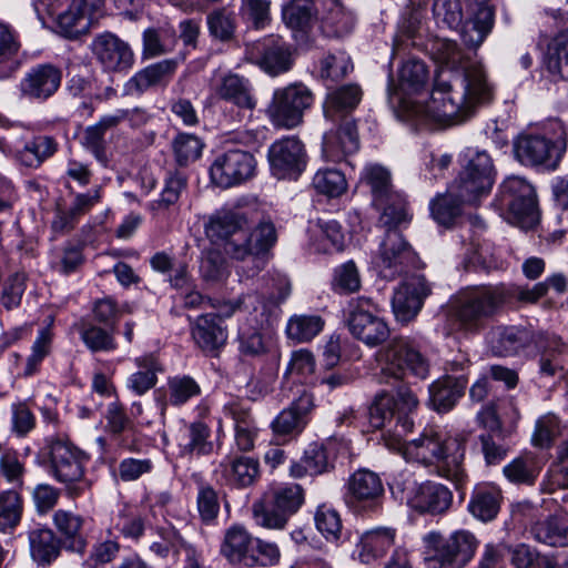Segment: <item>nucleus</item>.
Masks as SVG:
<instances>
[{"mask_svg": "<svg viewBox=\"0 0 568 568\" xmlns=\"http://www.w3.org/2000/svg\"><path fill=\"white\" fill-rule=\"evenodd\" d=\"M418 398L407 387H399L396 396L378 393L369 407V424L381 429L386 447L402 452L406 459L432 468L439 477L452 481L457 489L467 481L464 468L467 437L437 428H426L419 437L407 442L413 430L410 414L417 408Z\"/></svg>", "mask_w": 568, "mask_h": 568, "instance_id": "1", "label": "nucleus"}, {"mask_svg": "<svg viewBox=\"0 0 568 568\" xmlns=\"http://www.w3.org/2000/svg\"><path fill=\"white\" fill-rule=\"evenodd\" d=\"M491 97L493 89L479 67L468 69L465 74L442 70L429 98L400 99L396 115L419 128L454 125L467 120L478 104L488 102Z\"/></svg>", "mask_w": 568, "mask_h": 568, "instance_id": "2", "label": "nucleus"}, {"mask_svg": "<svg viewBox=\"0 0 568 568\" xmlns=\"http://www.w3.org/2000/svg\"><path fill=\"white\" fill-rule=\"evenodd\" d=\"M515 296L521 302L537 301L531 288H514L504 283L476 285L457 294L452 303V314L460 331L476 334Z\"/></svg>", "mask_w": 568, "mask_h": 568, "instance_id": "3", "label": "nucleus"}, {"mask_svg": "<svg viewBox=\"0 0 568 568\" xmlns=\"http://www.w3.org/2000/svg\"><path fill=\"white\" fill-rule=\"evenodd\" d=\"M558 131L556 136L540 133H521L514 140V154L518 162L525 166L541 168L554 171L567 148V133L561 122L551 123Z\"/></svg>", "mask_w": 568, "mask_h": 568, "instance_id": "4", "label": "nucleus"}, {"mask_svg": "<svg viewBox=\"0 0 568 568\" xmlns=\"http://www.w3.org/2000/svg\"><path fill=\"white\" fill-rule=\"evenodd\" d=\"M304 499V489L298 484L275 487L253 503V519L260 527L282 530L300 510Z\"/></svg>", "mask_w": 568, "mask_h": 568, "instance_id": "5", "label": "nucleus"}, {"mask_svg": "<svg viewBox=\"0 0 568 568\" xmlns=\"http://www.w3.org/2000/svg\"><path fill=\"white\" fill-rule=\"evenodd\" d=\"M47 450L50 474L65 486L70 496H79L89 489L90 481L84 478V467L89 457L84 452L61 438L50 439Z\"/></svg>", "mask_w": 568, "mask_h": 568, "instance_id": "6", "label": "nucleus"}, {"mask_svg": "<svg viewBox=\"0 0 568 568\" xmlns=\"http://www.w3.org/2000/svg\"><path fill=\"white\" fill-rule=\"evenodd\" d=\"M379 381L389 384L390 379L399 381L412 375L425 379L429 375L430 364L422 354L418 345L408 337H396L379 352Z\"/></svg>", "mask_w": 568, "mask_h": 568, "instance_id": "7", "label": "nucleus"}, {"mask_svg": "<svg viewBox=\"0 0 568 568\" xmlns=\"http://www.w3.org/2000/svg\"><path fill=\"white\" fill-rule=\"evenodd\" d=\"M361 182L371 189L373 205L382 211L381 222L385 226H398L409 220L407 202L403 194L393 190L390 172L383 165H365Z\"/></svg>", "mask_w": 568, "mask_h": 568, "instance_id": "8", "label": "nucleus"}, {"mask_svg": "<svg viewBox=\"0 0 568 568\" xmlns=\"http://www.w3.org/2000/svg\"><path fill=\"white\" fill-rule=\"evenodd\" d=\"M314 102L313 92L303 83H291L274 91L266 114L274 126L294 129Z\"/></svg>", "mask_w": 568, "mask_h": 568, "instance_id": "9", "label": "nucleus"}, {"mask_svg": "<svg viewBox=\"0 0 568 568\" xmlns=\"http://www.w3.org/2000/svg\"><path fill=\"white\" fill-rule=\"evenodd\" d=\"M426 549L433 554L430 561L438 562L433 568H464L474 557L478 541L468 530H457L444 537L430 531L424 537Z\"/></svg>", "mask_w": 568, "mask_h": 568, "instance_id": "10", "label": "nucleus"}, {"mask_svg": "<svg viewBox=\"0 0 568 568\" xmlns=\"http://www.w3.org/2000/svg\"><path fill=\"white\" fill-rule=\"evenodd\" d=\"M346 322L351 334L369 347L383 344L389 336L381 308L372 298L362 296L352 300Z\"/></svg>", "mask_w": 568, "mask_h": 568, "instance_id": "11", "label": "nucleus"}, {"mask_svg": "<svg viewBox=\"0 0 568 568\" xmlns=\"http://www.w3.org/2000/svg\"><path fill=\"white\" fill-rule=\"evenodd\" d=\"M500 201L508 209L511 222L520 227L528 229L538 222L536 192L526 179L507 178L500 185Z\"/></svg>", "mask_w": 568, "mask_h": 568, "instance_id": "12", "label": "nucleus"}, {"mask_svg": "<svg viewBox=\"0 0 568 568\" xmlns=\"http://www.w3.org/2000/svg\"><path fill=\"white\" fill-rule=\"evenodd\" d=\"M468 201L487 195L494 184V165L485 151L467 149L463 154V170L455 182Z\"/></svg>", "mask_w": 568, "mask_h": 568, "instance_id": "13", "label": "nucleus"}, {"mask_svg": "<svg viewBox=\"0 0 568 568\" xmlns=\"http://www.w3.org/2000/svg\"><path fill=\"white\" fill-rule=\"evenodd\" d=\"M256 161L247 151L227 150L219 154L211 164V181L223 189L239 185L255 174Z\"/></svg>", "mask_w": 568, "mask_h": 568, "instance_id": "14", "label": "nucleus"}, {"mask_svg": "<svg viewBox=\"0 0 568 568\" xmlns=\"http://www.w3.org/2000/svg\"><path fill=\"white\" fill-rule=\"evenodd\" d=\"M277 241V234L274 224L271 221L260 222L250 235L242 241H230L225 245V253L237 261H244L252 257L255 272L262 270L265 264V256Z\"/></svg>", "mask_w": 568, "mask_h": 568, "instance_id": "15", "label": "nucleus"}, {"mask_svg": "<svg viewBox=\"0 0 568 568\" xmlns=\"http://www.w3.org/2000/svg\"><path fill=\"white\" fill-rule=\"evenodd\" d=\"M246 53L253 63L272 77L290 71L294 63L292 45L278 36L247 44Z\"/></svg>", "mask_w": 568, "mask_h": 568, "instance_id": "16", "label": "nucleus"}, {"mask_svg": "<svg viewBox=\"0 0 568 568\" xmlns=\"http://www.w3.org/2000/svg\"><path fill=\"white\" fill-rule=\"evenodd\" d=\"M268 162L277 179H296L305 169V150L297 138L275 141L268 149Z\"/></svg>", "mask_w": 568, "mask_h": 568, "instance_id": "17", "label": "nucleus"}, {"mask_svg": "<svg viewBox=\"0 0 568 568\" xmlns=\"http://www.w3.org/2000/svg\"><path fill=\"white\" fill-rule=\"evenodd\" d=\"M91 50L106 72H126L134 64V53L129 43L113 33L104 32L97 36L92 41Z\"/></svg>", "mask_w": 568, "mask_h": 568, "instance_id": "18", "label": "nucleus"}, {"mask_svg": "<svg viewBox=\"0 0 568 568\" xmlns=\"http://www.w3.org/2000/svg\"><path fill=\"white\" fill-rule=\"evenodd\" d=\"M103 4V0H72L57 18V32L68 39L87 33L92 22L101 16Z\"/></svg>", "mask_w": 568, "mask_h": 568, "instance_id": "19", "label": "nucleus"}, {"mask_svg": "<svg viewBox=\"0 0 568 568\" xmlns=\"http://www.w3.org/2000/svg\"><path fill=\"white\" fill-rule=\"evenodd\" d=\"M387 227L379 248V267L385 277H394L415 262V253L403 235L395 230L396 226Z\"/></svg>", "mask_w": 568, "mask_h": 568, "instance_id": "20", "label": "nucleus"}, {"mask_svg": "<svg viewBox=\"0 0 568 568\" xmlns=\"http://www.w3.org/2000/svg\"><path fill=\"white\" fill-rule=\"evenodd\" d=\"M430 294V286L424 277L417 276L403 283L394 293L393 312L400 323L413 321L420 312L424 300Z\"/></svg>", "mask_w": 568, "mask_h": 568, "instance_id": "21", "label": "nucleus"}, {"mask_svg": "<svg viewBox=\"0 0 568 568\" xmlns=\"http://www.w3.org/2000/svg\"><path fill=\"white\" fill-rule=\"evenodd\" d=\"M407 504L419 514L442 515L450 508L453 493L443 484L427 480L412 489Z\"/></svg>", "mask_w": 568, "mask_h": 568, "instance_id": "22", "label": "nucleus"}, {"mask_svg": "<svg viewBox=\"0 0 568 568\" xmlns=\"http://www.w3.org/2000/svg\"><path fill=\"white\" fill-rule=\"evenodd\" d=\"M62 73L57 67L45 63L31 68L20 81L21 95L44 101L52 97L61 84Z\"/></svg>", "mask_w": 568, "mask_h": 568, "instance_id": "23", "label": "nucleus"}, {"mask_svg": "<svg viewBox=\"0 0 568 568\" xmlns=\"http://www.w3.org/2000/svg\"><path fill=\"white\" fill-rule=\"evenodd\" d=\"M275 293H271L268 297L257 294L256 304L251 307L248 325L264 328L271 326L280 314V304L283 303L291 294V283L286 276L277 275L273 278Z\"/></svg>", "mask_w": 568, "mask_h": 568, "instance_id": "24", "label": "nucleus"}, {"mask_svg": "<svg viewBox=\"0 0 568 568\" xmlns=\"http://www.w3.org/2000/svg\"><path fill=\"white\" fill-rule=\"evenodd\" d=\"M475 202L466 200V195L463 194L460 187L453 183L446 192L438 193L430 200V216L438 225L452 229L462 217L464 205Z\"/></svg>", "mask_w": 568, "mask_h": 568, "instance_id": "25", "label": "nucleus"}, {"mask_svg": "<svg viewBox=\"0 0 568 568\" xmlns=\"http://www.w3.org/2000/svg\"><path fill=\"white\" fill-rule=\"evenodd\" d=\"M212 92L216 98L232 102L241 109L253 110L256 106L251 81L231 71L221 74L213 82Z\"/></svg>", "mask_w": 568, "mask_h": 568, "instance_id": "26", "label": "nucleus"}, {"mask_svg": "<svg viewBox=\"0 0 568 568\" xmlns=\"http://www.w3.org/2000/svg\"><path fill=\"white\" fill-rule=\"evenodd\" d=\"M254 544L255 537L244 526L235 524L225 530L220 551L232 564L256 567Z\"/></svg>", "mask_w": 568, "mask_h": 568, "instance_id": "27", "label": "nucleus"}, {"mask_svg": "<svg viewBox=\"0 0 568 568\" xmlns=\"http://www.w3.org/2000/svg\"><path fill=\"white\" fill-rule=\"evenodd\" d=\"M359 148L356 124L353 119L345 118L336 130L323 136V154L332 162H338L348 154L355 153Z\"/></svg>", "mask_w": 568, "mask_h": 568, "instance_id": "28", "label": "nucleus"}, {"mask_svg": "<svg viewBox=\"0 0 568 568\" xmlns=\"http://www.w3.org/2000/svg\"><path fill=\"white\" fill-rule=\"evenodd\" d=\"M176 70L174 60H162L150 64L131 77L123 87L124 95H141L158 85H166Z\"/></svg>", "mask_w": 568, "mask_h": 568, "instance_id": "29", "label": "nucleus"}, {"mask_svg": "<svg viewBox=\"0 0 568 568\" xmlns=\"http://www.w3.org/2000/svg\"><path fill=\"white\" fill-rule=\"evenodd\" d=\"M313 407V397L305 389L302 390L298 398L283 409L272 422L271 427L275 435L287 436L300 434L307 420L306 416Z\"/></svg>", "mask_w": 568, "mask_h": 568, "instance_id": "30", "label": "nucleus"}, {"mask_svg": "<svg viewBox=\"0 0 568 568\" xmlns=\"http://www.w3.org/2000/svg\"><path fill=\"white\" fill-rule=\"evenodd\" d=\"M223 410L234 422V443L239 450L251 452L258 435V428L248 407L237 400L227 402Z\"/></svg>", "mask_w": 568, "mask_h": 568, "instance_id": "31", "label": "nucleus"}, {"mask_svg": "<svg viewBox=\"0 0 568 568\" xmlns=\"http://www.w3.org/2000/svg\"><path fill=\"white\" fill-rule=\"evenodd\" d=\"M190 328L195 344L206 353L213 354L226 343V327L216 321L213 313L197 316L191 323Z\"/></svg>", "mask_w": 568, "mask_h": 568, "instance_id": "32", "label": "nucleus"}, {"mask_svg": "<svg viewBox=\"0 0 568 568\" xmlns=\"http://www.w3.org/2000/svg\"><path fill=\"white\" fill-rule=\"evenodd\" d=\"M397 544L396 529L377 527L365 531L356 545L357 558L363 564H371L386 555Z\"/></svg>", "mask_w": 568, "mask_h": 568, "instance_id": "33", "label": "nucleus"}, {"mask_svg": "<svg viewBox=\"0 0 568 568\" xmlns=\"http://www.w3.org/2000/svg\"><path fill=\"white\" fill-rule=\"evenodd\" d=\"M464 375H445L429 385V404L438 413L449 412L462 398L467 386Z\"/></svg>", "mask_w": 568, "mask_h": 568, "instance_id": "34", "label": "nucleus"}, {"mask_svg": "<svg viewBox=\"0 0 568 568\" xmlns=\"http://www.w3.org/2000/svg\"><path fill=\"white\" fill-rule=\"evenodd\" d=\"M100 200L98 190L88 193H79L69 209L58 206L51 222V230L58 235L67 234L72 231L79 222V219L88 213L91 207Z\"/></svg>", "mask_w": 568, "mask_h": 568, "instance_id": "35", "label": "nucleus"}, {"mask_svg": "<svg viewBox=\"0 0 568 568\" xmlns=\"http://www.w3.org/2000/svg\"><path fill=\"white\" fill-rule=\"evenodd\" d=\"M531 342L529 331L520 326H496L488 334L491 352L497 356H511Z\"/></svg>", "mask_w": 568, "mask_h": 568, "instance_id": "36", "label": "nucleus"}, {"mask_svg": "<svg viewBox=\"0 0 568 568\" xmlns=\"http://www.w3.org/2000/svg\"><path fill=\"white\" fill-rule=\"evenodd\" d=\"M428 70L426 64L420 60H408L399 70V91L402 97L395 94L390 97V103L395 110L398 106L400 99H422L419 97L422 90L428 82Z\"/></svg>", "mask_w": 568, "mask_h": 568, "instance_id": "37", "label": "nucleus"}, {"mask_svg": "<svg viewBox=\"0 0 568 568\" xmlns=\"http://www.w3.org/2000/svg\"><path fill=\"white\" fill-rule=\"evenodd\" d=\"M430 53L436 63L449 70L448 73L465 74L474 67L484 70L480 63L473 62L453 40L435 39L430 44Z\"/></svg>", "mask_w": 568, "mask_h": 568, "instance_id": "38", "label": "nucleus"}, {"mask_svg": "<svg viewBox=\"0 0 568 568\" xmlns=\"http://www.w3.org/2000/svg\"><path fill=\"white\" fill-rule=\"evenodd\" d=\"M246 223L243 215L223 207L212 213L204 225L206 236L214 243L224 242V246Z\"/></svg>", "mask_w": 568, "mask_h": 568, "instance_id": "39", "label": "nucleus"}, {"mask_svg": "<svg viewBox=\"0 0 568 568\" xmlns=\"http://www.w3.org/2000/svg\"><path fill=\"white\" fill-rule=\"evenodd\" d=\"M348 497L356 503L376 505L384 493L379 476L369 469H358L347 481Z\"/></svg>", "mask_w": 568, "mask_h": 568, "instance_id": "40", "label": "nucleus"}, {"mask_svg": "<svg viewBox=\"0 0 568 568\" xmlns=\"http://www.w3.org/2000/svg\"><path fill=\"white\" fill-rule=\"evenodd\" d=\"M57 150L55 140L48 135L33 136L24 142L18 140L14 160L23 166L37 169L53 156Z\"/></svg>", "mask_w": 568, "mask_h": 568, "instance_id": "41", "label": "nucleus"}, {"mask_svg": "<svg viewBox=\"0 0 568 568\" xmlns=\"http://www.w3.org/2000/svg\"><path fill=\"white\" fill-rule=\"evenodd\" d=\"M362 100V90L357 84H345L327 94L324 114L332 121L344 120Z\"/></svg>", "mask_w": 568, "mask_h": 568, "instance_id": "42", "label": "nucleus"}, {"mask_svg": "<svg viewBox=\"0 0 568 568\" xmlns=\"http://www.w3.org/2000/svg\"><path fill=\"white\" fill-rule=\"evenodd\" d=\"M501 491L494 485H477L468 503L469 513L481 521L493 520L500 507Z\"/></svg>", "mask_w": 568, "mask_h": 568, "instance_id": "43", "label": "nucleus"}, {"mask_svg": "<svg viewBox=\"0 0 568 568\" xmlns=\"http://www.w3.org/2000/svg\"><path fill=\"white\" fill-rule=\"evenodd\" d=\"M225 481L237 488H244L253 485L260 475V464L257 459L247 456H241L220 465Z\"/></svg>", "mask_w": 568, "mask_h": 568, "instance_id": "44", "label": "nucleus"}, {"mask_svg": "<svg viewBox=\"0 0 568 568\" xmlns=\"http://www.w3.org/2000/svg\"><path fill=\"white\" fill-rule=\"evenodd\" d=\"M318 18L316 6L310 2L290 0L282 7V19L285 26L303 36L311 31L318 22Z\"/></svg>", "mask_w": 568, "mask_h": 568, "instance_id": "45", "label": "nucleus"}, {"mask_svg": "<svg viewBox=\"0 0 568 568\" xmlns=\"http://www.w3.org/2000/svg\"><path fill=\"white\" fill-rule=\"evenodd\" d=\"M320 28L326 37L348 34L354 27V17L338 1H331L318 18Z\"/></svg>", "mask_w": 568, "mask_h": 568, "instance_id": "46", "label": "nucleus"}, {"mask_svg": "<svg viewBox=\"0 0 568 568\" xmlns=\"http://www.w3.org/2000/svg\"><path fill=\"white\" fill-rule=\"evenodd\" d=\"M84 519L70 510L59 509L53 514V524L63 536L67 547L75 552L83 554L87 540L81 534Z\"/></svg>", "mask_w": 568, "mask_h": 568, "instance_id": "47", "label": "nucleus"}, {"mask_svg": "<svg viewBox=\"0 0 568 568\" xmlns=\"http://www.w3.org/2000/svg\"><path fill=\"white\" fill-rule=\"evenodd\" d=\"M531 534L539 542L551 547L568 546V518L559 515L548 516L531 527Z\"/></svg>", "mask_w": 568, "mask_h": 568, "instance_id": "48", "label": "nucleus"}, {"mask_svg": "<svg viewBox=\"0 0 568 568\" xmlns=\"http://www.w3.org/2000/svg\"><path fill=\"white\" fill-rule=\"evenodd\" d=\"M29 546L31 557L41 565L50 564L60 554V541L49 528L38 527L29 531Z\"/></svg>", "mask_w": 568, "mask_h": 568, "instance_id": "49", "label": "nucleus"}, {"mask_svg": "<svg viewBox=\"0 0 568 568\" xmlns=\"http://www.w3.org/2000/svg\"><path fill=\"white\" fill-rule=\"evenodd\" d=\"M313 246L321 253L341 252L345 245V236L337 221L318 220L312 229Z\"/></svg>", "mask_w": 568, "mask_h": 568, "instance_id": "50", "label": "nucleus"}, {"mask_svg": "<svg viewBox=\"0 0 568 568\" xmlns=\"http://www.w3.org/2000/svg\"><path fill=\"white\" fill-rule=\"evenodd\" d=\"M470 13L473 17L463 26L462 39L466 45L478 48L493 29L494 13L489 7H480Z\"/></svg>", "mask_w": 568, "mask_h": 568, "instance_id": "51", "label": "nucleus"}, {"mask_svg": "<svg viewBox=\"0 0 568 568\" xmlns=\"http://www.w3.org/2000/svg\"><path fill=\"white\" fill-rule=\"evenodd\" d=\"M138 371L128 378L126 386L135 395H143L153 388L158 382L156 374L162 371L154 355H145L135 358Z\"/></svg>", "mask_w": 568, "mask_h": 568, "instance_id": "52", "label": "nucleus"}, {"mask_svg": "<svg viewBox=\"0 0 568 568\" xmlns=\"http://www.w3.org/2000/svg\"><path fill=\"white\" fill-rule=\"evenodd\" d=\"M545 65L555 81L568 80V29L548 44Z\"/></svg>", "mask_w": 568, "mask_h": 568, "instance_id": "53", "label": "nucleus"}, {"mask_svg": "<svg viewBox=\"0 0 568 568\" xmlns=\"http://www.w3.org/2000/svg\"><path fill=\"white\" fill-rule=\"evenodd\" d=\"M20 48L17 33L8 24L0 22V79L10 78L19 69Z\"/></svg>", "mask_w": 568, "mask_h": 568, "instance_id": "54", "label": "nucleus"}, {"mask_svg": "<svg viewBox=\"0 0 568 568\" xmlns=\"http://www.w3.org/2000/svg\"><path fill=\"white\" fill-rule=\"evenodd\" d=\"M329 467L326 449L320 443H311L304 452L301 462L293 463L290 467V475L294 478H302L306 475H320Z\"/></svg>", "mask_w": 568, "mask_h": 568, "instance_id": "55", "label": "nucleus"}, {"mask_svg": "<svg viewBox=\"0 0 568 568\" xmlns=\"http://www.w3.org/2000/svg\"><path fill=\"white\" fill-rule=\"evenodd\" d=\"M324 327V321L318 315H293L286 324V335L296 343L312 341Z\"/></svg>", "mask_w": 568, "mask_h": 568, "instance_id": "56", "label": "nucleus"}, {"mask_svg": "<svg viewBox=\"0 0 568 568\" xmlns=\"http://www.w3.org/2000/svg\"><path fill=\"white\" fill-rule=\"evenodd\" d=\"M22 499L14 490L0 493V531L10 532L20 523L22 516Z\"/></svg>", "mask_w": 568, "mask_h": 568, "instance_id": "57", "label": "nucleus"}, {"mask_svg": "<svg viewBox=\"0 0 568 568\" xmlns=\"http://www.w3.org/2000/svg\"><path fill=\"white\" fill-rule=\"evenodd\" d=\"M549 491L568 488V437L556 449V457L547 471Z\"/></svg>", "mask_w": 568, "mask_h": 568, "instance_id": "58", "label": "nucleus"}, {"mask_svg": "<svg viewBox=\"0 0 568 568\" xmlns=\"http://www.w3.org/2000/svg\"><path fill=\"white\" fill-rule=\"evenodd\" d=\"M506 478L515 484H532L539 473L536 458L531 454H525L504 467Z\"/></svg>", "mask_w": 568, "mask_h": 568, "instance_id": "59", "label": "nucleus"}, {"mask_svg": "<svg viewBox=\"0 0 568 568\" xmlns=\"http://www.w3.org/2000/svg\"><path fill=\"white\" fill-rule=\"evenodd\" d=\"M315 190L329 197L342 195L347 189L344 174L336 169H322L313 178Z\"/></svg>", "mask_w": 568, "mask_h": 568, "instance_id": "60", "label": "nucleus"}, {"mask_svg": "<svg viewBox=\"0 0 568 568\" xmlns=\"http://www.w3.org/2000/svg\"><path fill=\"white\" fill-rule=\"evenodd\" d=\"M186 185L187 180L183 173L178 171L170 172L165 179L160 199L151 203V209L155 211L168 209L175 204L179 201L181 193L186 189Z\"/></svg>", "mask_w": 568, "mask_h": 568, "instance_id": "61", "label": "nucleus"}, {"mask_svg": "<svg viewBox=\"0 0 568 568\" xmlns=\"http://www.w3.org/2000/svg\"><path fill=\"white\" fill-rule=\"evenodd\" d=\"M211 430L203 422H194L189 426V442L182 446V453L209 455L213 450L210 440Z\"/></svg>", "mask_w": 568, "mask_h": 568, "instance_id": "62", "label": "nucleus"}, {"mask_svg": "<svg viewBox=\"0 0 568 568\" xmlns=\"http://www.w3.org/2000/svg\"><path fill=\"white\" fill-rule=\"evenodd\" d=\"M169 400L174 406L185 404L190 398L199 396L200 385L190 376H175L168 381Z\"/></svg>", "mask_w": 568, "mask_h": 568, "instance_id": "63", "label": "nucleus"}, {"mask_svg": "<svg viewBox=\"0 0 568 568\" xmlns=\"http://www.w3.org/2000/svg\"><path fill=\"white\" fill-rule=\"evenodd\" d=\"M352 69V61L345 52L329 53L320 62V75L325 80L338 81Z\"/></svg>", "mask_w": 568, "mask_h": 568, "instance_id": "64", "label": "nucleus"}]
</instances>
